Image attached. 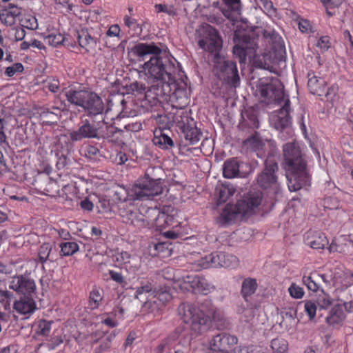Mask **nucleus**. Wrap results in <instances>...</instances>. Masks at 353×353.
Segmentation results:
<instances>
[{
	"label": "nucleus",
	"instance_id": "obj_1",
	"mask_svg": "<svg viewBox=\"0 0 353 353\" xmlns=\"http://www.w3.org/2000/svg\"><path fill=\"white\" fill-rule=\"evenodd\" d=\"M177 311L183 322L189 324L190 329L196 334L208 330L212 321L216 323L217 327L225 326L223 314L208 300H205L198 307L190 303H183Z\"/></svg>",
	"mask_w": 353,
	"mask_h": 353
},
{
	"label": "nucleus",
	"instance_id": "obj_2",
	"mask_svg": "<svg viewBox=\"0 0 353 353\" xmlns=\"http://www.w3.org/2000/svg\"><path fill=\"white\" fill-rule=\"evenodd\" d=\"M133 52L143 60L146 56H151L149 61L143 64V69L148 77L168 84L173 81L174 65L167 54L163 53L161 49L154 43H138L134 47Z\"/></svg>",
	"mask_w": 353,
	"mask_h": 353
},
{
	"label": "nucleus",
	"instance_id": "obj_3",
	"mask_svg": "<svg viewBox=\"0 0 353 353\" xmlns=\"http://www.w3.org/2000/svg\"><path fill=\"white\" fill-rule=\"evenodd\" d=\"M283 168L291 192L301 189L310 183V176L298 143H285L283 147Z\"/></svg>",
	"mask_w": 353,
	"mask_h": 353
},
{
	"label": "nucleus",
	"instance_id": "obj_4",
	"mask_svg": "<svg viewBox=\"0 0 353 353\" xmlns=\"http://www.w3.org/2000/svg\"><path fill=\"white\" fill-rule=\"evenodd\" d=\"M235 46L233 48V54L238 58L240 63H245L246 57L253 56V64L256 68L274 72V64L278 62V59L273 57L274 53L265 54L262 57L256 58V49L257 45L254 39L247 34L235 33L234 37Z\"/></svg>",
	"mask_w": 353,
	"mask_h": 353
},
{
	"label": "nucleus",
	"instance_id": "obj_5",
	"mask_svg": "<svg viewBox=\"0 0 353 353\" xmlns=\"http://www.w3.org/2000/svg\"><path fill=\"white\" fill-rule=\"evenodd\" d=\"M261 193L259 192H250L239 201L236 205L228 204L221 214V221L230 224L238 214L242 216L252 213L255 208L261 204Z\"/></svg>",
	"mask_w": 353,
	"mask_h": 353
},
{
	"label": "nucleus",
	"instance_id": "obj_6",
	"mask_svg": "<svg viewBox=\"0 0 353 353\" xmlns=\"http://www.w3.org/2000/svg\"><path fill=\"white\" fill-rule=\"evenodd\" d=\"M213 72L221 81L231 88L240 85V77L234 61L226 59L221 54L213 58Z\"/></svg>",
	"mask_w": 353,
	"mask_h": 353
},
{
	"label": "nucleus",
	"instance_id": "obj_7",
	"mask_svg": "<svg viewBox=\"0 0 353 353\" xmlns=\"http://www.w3.org/2000/svg\"><path fill=\"white\" fill-rule=\"evenodd\" d=\"M196 34L198 45L201 49L214 54V57L220 54L223 41L214 28L207 23L203 24L196 30Z\"/></svg>",
	"mask_w": 353,
	"mask_h": 353
},
{
	"label": "nucleus",
	"instance_id": "obj_8",
	"mask_svg": "<svg viewBox=\"0 0 353 353\" xmlns=\"http://www.w3.org/2000/svg\"><path fill=\"white\" fill-rule=\"evenodd\" d=\"M284 86L277 78H272L270 80L261 81L259 84V92L262 101L269 103H277L281 105L288 99L284 92Z\"/></svg>",
	"mask_w": 353,
	"mask_h": 353
},
{
	"label": "nucleus",
	"instance_id": "obj_9",
	"mask_svg": "<svg viewBox=\"0 0 353 353\" xmlns=\"http://www.w3.org/2000/svg\"><path fill=\"white\" fill-rule=\"evenodd\" d=\"M161 179H152L146 174L145 179L132 187L130 196L133 200H145L162 194Z\"/></svg>",
	"mask_w": 353,
	"mask_h": 353
},
{
	"label": "nucleus",
	"instance_id": "obj_10",
	"mask_svg": "<svg viewBox=\"0 0 353 353\" xmlns=\"http://www.w3.org/2000/svg\"><path fill=\"white\" fill-rule=\"evenodd\" d=\"M152 286L150 284L137 288L135 298L143 301L141 311L144 314L150 315L152 317L159 316L161 314L162 303H159L155 298L150 294Z\"/></svg>",
	"mask_w": 353,
	"mask_h": 353
},
{
	"label": "nucleus",
	"instance_id": "obj_11",
	"mask_svg": "<svg viewBox=\"0 0 353 353\" xmlns=\"http://www.w3.org/2000/svg\"><path fill=\"white\" fill-rule=\"evenodd\" d=\"M279 166L276 161L268 157L264 161V168L258 175L256 181L258 185L263 189L272 188L275 193L279 191V183L276 172Z\"/></svg>",
	"mask_w": 353,
	"mask_h": 353
},
{
	"label": "nucleus",
	"instance_id": "obj_12",
	"mask_svg": "<svg viewBox=\"0 0 353 353\" xmlns=\"http://www.w3.org/2000/svg\"><path fill=\"white\" fill-rule=\"evenodd\" d=\"M179 128L182 130L184 137L190 145L197 143L202 135L201 132L194 124L193 120L188 117L185 112L177 115L175 119Z\"/></svg>",
	"mask_w": 353,
	"mask_h": 353
},
{
	"label": "nucleus",
	"instance_id": "obj_13",
	"mask_svg": "<svg viewBox=\"0 0 353 353\" xmlns=\"http://www.w3.org/2000/svg\"><path fill=\"white\" fill-rule=\"evenodd\" d=\"M99 128L88 119L82 120L78 129L69 133V137L72 142L81 141L84 139H99Z\"/></svg>",
	"mask_w": 353,
	"mask_h": 353
},
{
	"label": "nucleus",
	"instance_id": "obj_14",
	"mask_svg": "<svg viewBox=\"0 0 353 353\" xmlns=\"http://www.w3.org/2000/svg\"><path fill=\"white\" fill-rule=\"evenodd\" d=\"M119 213L123 223L130 224L136 228H142L150 223V219L140 213L135 208H119Z\"/></svg>",
	"mask_w": 353,
	"mask_h": 353
},
{
	"label": "nucleus",
	"instance_id": "obj_15",
	"mask_svg": "<svg viewBox=\"0 0 353 353\" xmlns=\"http://www.w3.org/2000/svg\"><path fill=\"white\" fill-rule=\"evenodd\" d=\"M237 343V338L226 333H221L212 339L208 353H229L230 349Z\"/></svg>",
	"mask_w": 353,
	"mask_h": 353
},
{
	"label": "nucleus",
	"instance_id": "obj_16",
	"mask_svg": "<svg viewBox=\"0 0 353 353\" xmlns=\"http://www.w3.org/2000/svg\"><path fill=\"white\" fill-rule=\"evenodd\" d=\"M308 81H307V87L310 90V92L314 95L318 96H325L327 98V101H333V96L335 95V92L333 88L328 89L326 90L325 89V81L321 78L315 76L313 73H308L307 74Z\"/></svg>",
	"mask_w": 353,
	"mask_h": 353
},
{
	"label": "nucleus",
	"instance_id": "obj_17",
	"mask_svg": "<svg viewBox=\"0 0 353 353\" xmlns=\"http://www.w3.org/2000/svg\"><path fill=\"white\" fill-rule=\"evenodd\" d=\"M10 288L24 296H32L35 293L36 285L32 279L20 275L12 277Z\"/></svg>",
	"mask_w": 353,
	"mask_h": 353
},
{
	"label": "nucleus",
	"instance_id": "obj_18",
	"mask_svg": "<svg viewBox=\"0 0 353 353\" xmlns=\"http://www.w3.org/2000/svg\"><path fill=\"white\" fill-rule=\"evenodd\" d=\"M290 101L289 99L285 101V103L282 105L281 108L279 111L274 112L271 117L272 125L278 130H282L288 129L290 125V117L289 116V112L290 109Z\"/></svg>",
	"mask_w": 353,
	"mask_h": 353
},
{
	"label": "nucleus",
	"instance_id": "obj_19",
	"mask_svg": "<svg viewBox=\"0 0 353 353\" xmlns=\"http://www.w3.org/2000/svg\"><path fill=\"white\" fill-rule=\"evenodd\" d=\"M83 109L88 112V115L94 116L103 112L104 104L99 96L89 91Z\"/></svg>",
	"mask_w": 353,
	"mask_h": 353
},
{
	"label": "nucleus",
	"instance_id": "obj_20",
	"mask_svg": "<svg viewBox=\"0 0 353 353\" xmlns=\"http://www.w3.org/2000/svg\"><path fill=\"white\" fill-rule=\"evenodd\" d=\"M282 321L280 325L287 330H294L298 324L297 310L294 307H285L281 312Z\"/></svg>",
	"mask_w": 353,
	"mask_h": 353
},
{
	"label": "nucleus",
	"instance_id": "obj_21",
	"mask_svg": "<svg viewBox=\"0 0 353 353\" xmlns=\"http://www.w3.org/2000/svg\"><path fill=\"white\" fill-rule=\"evenodd\" d=\"M265 142L269 143L270 145L274 147V141L272 140L264 141L257 132L244 141V143L249 145L252 150H256L259 157H262L265 154Z\"/></svg>",
	"mask_w": 353,
	"mask_h": 353
},
{
	"label": "nucleus",
	"instance_id": "obj_22",
	"mask_svg": "<svg viewBox=\"0 0 353 353\" xmlns=\"http://www.w3.org/2000/svg\"><path fill=\"white\" fill-rule=\"evenodd\" d=\"M39 259L41 263L49 261L53 262L57 260V250L54 243H44L39 249Z\"/></svg>",
	"mask_w": 353,
	"mask_h": 353
},
{
	"label": "nucleus",
	"instance_id": "obj_23",
	"mask_svg": "<svg viewBox=\"0 0 353 353\" xmlns=\"http://www.w3.org/2000/svg\"><path fill=\"white\" fill-rule=\"evenodd\" d=\"M241 164L234 158L225 161L223 168V176L228 179H232L236 176L245 177V174L240 172Z\"/></svg>",
	"mask_w": 353,
	"mask_h": 353
},
{
	"label": "nucleus",
	"instance_id": "obj_24",
	"mask_svg": "<svg viewBox=\"0 0 353 353\" xmlns=\"http://www.w3.org/2000/svg\"><path fill=\"white\" fill-rule=\"evenodd\" d=\"M14 309L21 314L32 313L35 308V302L32 296H24L14 303Z\"/></svg>",
	"mask_w": 353,
	"mask_h": 353
},
{
	"label": "nucleus",
	"instance_id": "obj_25",
	"mask_svg": "<svg viewBox=\"0 0 353 353\" xmlns=\"http://www.w3.org/2000/svg\"><path fill=\"white\" fill-rule=\"evenodd\" d=\"M305 243L313 249H324L328 241L326 236L320 232H309L307 234Z\"/></svg>",
	"mask_w": 353,
	"mask_h": 353
},
{
	"label": "nucleus",
	"instance_id": "obj_26",
	"mask_svg": "<svg viewBox=\"0 0 353 353\" xmlns=\"http://www.w3.org/2000/svg\"><path fill=\"white\" fill-rule=\"evenodd\" d=\"M89 91L85 90L70 89L65 92V97L68 102L82 108L85 104Z\"/></svg>",
	"mask_w": 353,
	"mask_h": 353
},
{
	"label": "nucleus",
	"instance_id": "obj_27",
	"mask_svg": "<svg viewBox=\"0 0 353 353\" xmlns=\"http://www.w3.org/2000/svg\"><path fill=\"white\" fill-rule=\"evenodd\" d=\"M243 123H245L248 127L252 128H258L259 127V121L258 119V113L256 109L249 107L241 113Z\"/></svg>",
	"mask_w": 353,
	"mask_h": 353
},
{
	"label": "nucleus",
	"instance_id": "obj_28",
	"mask_svg": "<svg viewBox=\"0 0 353 353\" xmlns=\"http://www.w3.org/2000/svg\"><path fill=\"white\" fill-rule=\"evenodd\" d=\"M77 37L79 46L85 48L86 51L93 48L96 46V40L91 37L87 30L81 29L77 32Z\"/></svg>",
	"mask_w": 353,
	"mask_h": 353
},
{
	"label": "nucleus",
	"instance_id": "obj_29",
	"mask_svg": "<svg viewBox=\"0 0 353 353\" xmlns=\"http://www.w3.org/2000/svg\"><path fill=\"white\" fill-rule=\"evenodd\" d=\"M345 319V314L342 306L336 305L330 310L329 316L326 317V321L329 325L334 326L340 324Z\"/></svg>",
	"mask_w": 353,
	"mask_h": 353
},
{
	"label": "nucleus",
	"instance_id": "obj_30",
	"mask_svg": "<svg viewBox=\"0 0 353 353\" xmlns=\"http://www.w3.org/2000/svg\"><path fill=\"white\" fill-rule=\"evenodd\" d=\"M257 286L255 279L248 277L243 280L241 284V294L245 301L248 302V298L256 292Z\"/></svg>",
	"mask_w": 353,
	"mask_h": 353
},
{
	"label": "nucleus",
	"instance_id": "obj_31",
	"mask_svg": "<svg viewBox=\"0 0 353 353\" xmlns=\"http://www.w3.org/2000/svg\"><path fill=\"white\" fill-rule=\"evenodd\" d=\"M196 275H187L178 278L176 280L177 286L183 292H194Z\"/></svg>",
	"mask_w": 353,
	"mask_h": 353
},
{
	"label": "nucleus",
	"instance_id": "obj_32",
	"mask_svg": "<svg viewBox=\"0 0 353 353\" xmlns=\"http://www.w3.org/2000/svg\"><path fill=\"white\" fill-rule=\"evenodd\" d=\"M152 142L155 145H158L162 149L168 150L174 146V142L172 139L163 133L161 130L154 132V137Z\"/></svg>",
	"mask_w": 353,
	"mask_h": 353
},
{
	"label": "nucleus",
	"instance_id": "obj_33",
	"mask_svg": "<svg viewBox=\"0 0 353 353\" xmlns=\"http://www.w3.org/2000/svg\"><path fill=\"white\" fill-rule=\"evenodd\" d=\"M353 247V241L345 238L336 239L329 246L330 252H337L339 253H347Z\"/></svg>",
	"mask_w": 353,
	"mask_h": 353
},
{
	"label": "nucleus",
	"instance_id": "obj_34",
	"mask_svg": "<svg viewBox=\"0 0 353 353\" xmlns=\"http://www.w3.org/2000/svg\"><path fill=\"white\" fill-rule=\"evenodd\" d=\"M237 312L241 315V321L252 323L256 315V310L251 305L245 307L241 305L238 307Z\"/></svg>",
	"mask_w": 353,
	"mask_h": 353
},
{
	"label": "nucleus",
	"instance_id": "obj_35",
	"mask_svg": "<svg viewBox=\"0 0 353 353\" xmlns=\"http://www.w3.org/2000/svg\"><path fill=\"white\" fill-rule=\"evenodd\" d=\"M123 134V130L118 128L110 125L106 126V131L103 132V134H100V137H103L105 139H110L112 141L118 142Z\"/></svg>",
	"mask_w": 353,
	"mask_h": 353
},
{
	"label": "nucleus",
	"instance_id": "obj_36",
	"mask_svg": "<svg viewBox=\"0 0 353 353\" xmlns=\"http://www.w3.org/2000/svg\"><path fill=\"white\" fill-rule=\"evenodd\" d=\"M302 281L308 290L316 292L319 288L320 274H311L310 276H303Z\"/></svg>",
	"mask_w": 353,
	"mask_h": 353
},
{
	"label": "nucleus",
	"instance_id": "obj_37",
	"mask_svg": "<svg viewBox=\"0 0 353 353\" xmlns=\"http://www.w3.org/2000/svg\"><path fill=\"white\" fill-rule=\"evenodd\" d=\"M221 265L223 268H235L239 264V259L232 254L221 252Z\"/></svg>",
	"mask_w": 353,
	"mask_h": 353
},
{
	"label": "nucleus",
	"instance_id": "obj_38",
	"mask_svg": "<svg viewBox=\"0 0 353 353\" xmlns=\"http://www.w3.org/2000/svg\"><path fill=\"white\" fill-rule=\"evenodd\" d=\"M111 192L112 199L115 201H125L129 196L128 190L124 187L119 185L113 186Z\"/></svg>",
	"mask_w": 353,
	"mask_h": 353
},
{
	"label": "nucleus",
	"instance_id": "obj_39",
	"mask_svg": "<svg viewBox=\"0 0 353 353\" xmlns=\"http://www.w3.org/2000/svg\"><path fill=\"white\" fill-rule=\"evenodd\" d=\"M150 211L154 215H156V217L154 220H150V224H154L159 230L165 228L166 213L160 212L157 209H152Z\"/></svg>",
	"mask_w": 353,
	"mask_h": 353
},
{
	"label": "nucleus",
	"instance_id": "obj_40",
	"mask_svg": "<svg viewBox=\"0 0 353 353\" xmlns=\"http://www.w3.org/2000/svg\"><path fill=\"white\" fill-rule=\"evenodd\" d=\"M212 289H213V287L208 283L205 278L199 276H196V286L194 292L207 294Z\"/></svg>",
	"mask_w": 353,
	"mask_h": 353
},
{
	"label": "nucleus",
	"instance_id": "obj_41",
	"mask_svg": "<svg viewBox=\"0 0 353 353\" xmlns=\"http://www.w3.org/2000/svg\"><path fill=\"white\" fill-rule=\"evenodd\" d=\"M181 331V328H177L174 333L169 335L168 337L164 339L157 347V353H163L164 350L170 346L179 336V334Z\"/></svg>",
	"mask_w": 353,
	"mask_h": 353
},
{
	"label": "nucleus",
	"instance_id": "obj_42",
	"mask_svg": "<svg viewBox=\"0 0 353 353\" xmlns=\"http://www.w3.org/2000/svg\"><path fill=\"white\" fill-rule=\"evenodd\" d=\"M45 41L50 46L57 48L60 45H63L65 41V37L61 33H52L46 36Z\"/></svg>",
	"mask_w": 353,
	"mask_h": 353
},
{
	"label": "nucleus",
	"instance_id": "obj_43",
	"mask_svg": "<svg viewBox=\"0 0 353 353\" xmlns=\"http://www.w3.org/2000/svg\"><path fill=\"white\" fill-rule=\"evenodd\" d=\"M154 294H152L153 296H155L159 303H162V307L166 302L170 301L172 299V293L170 292V289L167 288H161L157 291L154 292Z\"/></svg>",
	"mask_w": 353,
	"mask_h": 353
},
{
	"label": "nucleus",
	"instance_id": "obj_44",
	"mask_svg": "<svg viewBox=\"0 0 353 353\" xmlns=\"http://www.w3.org/2000/svg\"><path fill=\"white\" fill-rule=\"evenodd\" d=\"M235 192V189L232 185H223L219 190L218 204L225 203L230 196H232Z\"/></svg>",
	"mask_w": 353,
	"mask_h": 353
},
{
	"label": "nucleus",
	"instance_id": "obj_45",
	"mask_svg": "<svg viewBox=\"0 0 353 353\" xmlns=\"http://www.w3.org/2000/svg\"><path fill=\"white\" fill-rule=\"evenodd\" d=\"M99 213L108 214L114 212V205L110 203V200L105 198H101L97 204Z\"/></svg>",
	"mask_w": 353,
	"mask_h": 353
},
{
	"label": "nucleus",
	"instance_id": "obj_46",
	"mask_svg": "<svg viewBox=\"0 0 353 353\" xmlns=\"http://www.w3.org/2000/svg\"><path fill=\"white\" fill-rule=\"evenodd\" d=\"M61 256H70L77 252L79 250V245L74 242H65L60 244Z\"/></svg>",
	"mask_w": 353,
	"mask_h": 353
},
{
	"label": "nucleus",
	"instance_id": "obj_47",
	"mask_svg": "<svg viewBox=\"0 0 353 353\" xmlns=\"http://www.w3.org/2000/svg\"><path fill=\"white\" fill-rule=\"evenodd\" d=\"M259 32H261L269 43L281 46V38L274 30H261Z\"/></svg>",
	"mask_w": 353,
	"mask_h": 353
},
{
	"label": "nucleus",
	"instance_id": "obj_48",
	"mask_svg": "<svg viewBox=\"0 0 353 353\" xmlns=\"http://www.w3.org/2000/svg\"><path fill=\"white\" fill-rule=\"evenodd\" d=\"M125 26L130 28L132 31L131 35L139 34L141 32V28L138 24L136 19L125 16L123 18Z\"/></svg>",
	"mask_w": 353,
	"mask_h": 353
},
{
	"label": "nucleus",
	"instance_id": "obj_49",
	"mask_svg": "<svg viewBox=\"0 0 353 353\" xmlns=\"http://www.w3.org/2000/svg\"><path fill=\"white\" fill-rule=\"evenodd\" d=\"M41 119L43 120V123H46L48 124H52L57 123L61 117L55 114L53 112H50L47 109L42 108L40 112Z\"/></svg>",
	"mask_w": 353,
	"mask_h": 353
},
{
	"label": "nucleus",
	"instance_id": "obj_50",
	"mask_svg": "<svg viewBox=\"0 0 353 353\" xmlns=\"http://www.w3.org/2000/svg\"><path fill=\"white\" fill-rule=\"evenodd\" d=\"M316 304L321 309H325L332 304V299L328 294L324 293V292L322 291L317 297Z\"/></svg>",
	"mask_w": 353,
	"mask_h": 353
},
{
	"label": "nucleus",
	"instance_id": "obj_51",
	"mask_svg": "<svg viewBox=\"0 0 353 353\" xmlns=\"http://www.w3.org/2000/svg\"><path fill=\"white\" fill-rule=\"evenodd\" d=\"M127 89L133 94H141L145 92L146 86L145 83L136 81L127 85Z\"/></svg>",
	"mask_w": 353,
	"mask_h": 353
},
{
	"label": "nucleus",
	"instance_id": "obj_52",
	"mask_svg": "<svg viewBox=\"0 0 353 353\" xmlns=\"http://www.w3.org/2000/svg\"><path fill=\"white\" fill-rule=\"evenodd\" d=\"M271 346L278 353H284L288 349V344L283 339H273L271 342Z\"/></svg>",
	"mask_w": 353,
	"mask_h": 353
},
{
	"label": "nucleus",
	"instance_id": "obj_53",
	"mask_svg": "<svg viewBox=\"0 0 353 353\" xmlns=\"http://www.w3.org/2000/svg\"><path fill=\"white\" fill-rule=\"evenodd\" d=\"M288 292L292 298L296 299H301L305 293L303 289L294 283H292L289 287Z\"/></svg>",
	"mask_w": 353,
	"mask_h": 353
},
{
	"label": "nucleus",
	"instance_id": "obj_54",
	"mask_svg": "<svg viewBox=\"0 0 353 353\" xmlns=\"http://www.w3.org/2000/svg\"><path fill=\"white\" fill-rule=\"evenodd\" d=\"M316 303L312 301H307L305 302V311L309 316L310 320L313 319L316 316Z\"/></svg>",
	"mask_w": 353,
	"mask_h": 353
},
{
	"label": "nucleus",
	"instance_id": "obj_55",
	"mask_svg": "<svg viewBox=\"0 0 353 353\" xmlns=\"http://www.w3.org/2000/svg\"><path fill=\"white\" fill-rule=\"evenodd\" d=\"M23 65L21 63H14L12 66L7 67L5 70V74L9 77H13L17 72H22L23 71Z\"/></svg>",
	"mask_w": 353,
	"mask_h": 353
},
{
	"label": "nucleus",
	"instance_id": "obj_56",
	"mask_svg": "<svg viewBox=\"0 0 353 353\" xmlns=\"http://www.w3.org/2000/svg\"><path fill=\"white\" fill-rule=\"evenodd\" d=\"M51 328V321L42 320L38 325V333L43 336H48Z\"/></svg>",
	"mask_w": 353,
	"mask_h": 353
},
{
	"label": "nucleus",
	"instance_id": "obj_57",
	"mask_svg": "<svg viewBox=\"0 0 353 353\" xmlns=\"http://www.w3.org/2000/svg\"><path fill=\"white\" fill-rule=\"evenodd\" d=\"M3 10L6 12L10 14V16L14 17V18L19 17L21 14V8L12 3H9L8 7Z\"/></svg>",
	"mask_w": 353,
	"mask_h": 353
},
{
	"label": "nucleus",
	"instance_id": "obj_58",
	"mask_svg": "<svg viewBox=\"0 0 353 353\" xmlns=\"http://www.w3.org/2000/svg\"><path fill=\"white\" fill-rule=\"evenodd\" d=\"M155 8L157 10V12H165L168 14L169 15H175L176 14V10L172 6H168L165 4H156Z\"/></svg>",
	"mask_w": 353,
	"mask_h": 353
},
{
	"label": "nucleus",
	"instance_id": "obj_59",
	"mask_svg": "<svg viewBox=\"0 0 353 353\" xmlns=\"http://www.w3.org/2000/svg\"><path fill=\"white\" fill-rule=\"evenodd\" d=\"M114 337V335L110 334L109 335L103 342L95 350V353H101L103 351L108 350L110 347V343L112 338Z\"/></svg>",
	"mask_w": 353,
	"mask_h": 353
},
{
	"label": "nucleus",
	"instance_id": "obj_60",
	"mask_svg": "<svg viewBox=\"0 0 353 353\" xmlns=\"http://www.w3.org/2000/svg\"><path fill=\"white\" fill-rule=\"evenodd\" d=\"M212 268H218L221 265V252H214L208 255Z\"/></svg>",
	"mask_w": 353,
	"mask_h": 353
},
{
	"label": "nucleus",
	"instance_id": "obj_61",
	"mask_svg": "<svg viewBox=\"0 0 353 353\" xmlns=\"http://www.w3.org/2000/svg\"><path fill=\"white\" fill-rule=\"evenodd\" d=\"M115 260L119 263H128L130 262V254L127 252L122 251L115 254Z\"/></svg>",
	"mask_w": 353,
	"mask_h": 353
},
{
	"label": "nucleus",
	"instance_id": "obj_62",
	"mask_svg": "<svg viewBox=\"0 0 353 353\" xmlns=\"http://www.w3.org/2000/svg\"><path fill=\"white\" fill-rule=\"evenodd\" d=\"M0 20L2 23L9 26H11L15 22V18L10 16V14L3 10L0 13Z\"/></svg>",
	"mask_w": 353,
	"mask_h": 353
},
{
	"label": "nucleus",
	"instance_id": "obj_63",
	"mask_svg": "<svg viewBox=\"0 0 353 353\" xmlns=\"http://www.w3.org/2000/svg\"><path fill=\"white\" fill-rule=\"evenodd\" d=\"M84 153L87 158L93 159L97 156L99 153V150L97 147L89 145L86 146Z\"/></svg>",
	"mask_w": 353,
	"mask_h": 353
},
{
	"label": "nucleus",
	"instance_id": "obj_64",
	"mask_svg": "<svg viewBox=\"0 0 353 353\" xmlns=\"http://www.w3.org/2000/svg\"><path fill=\"white\" fill-rule=\"evenodd\" d=\"M316 46L323 50H327L330 48L329 38L327 37H321L319 39Z\"/></svg>",
	"mask_w": 353,
	"mask_h": 353
}]
</instances>
